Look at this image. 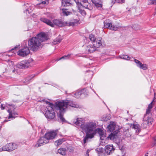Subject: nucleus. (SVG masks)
Masks as SVG:
<instances>
[{
  "label": "nucleus",
  "mask_w": 156,
  "mask_h": 156,
  "mask_svg": "<svg viewBox=\"0 0 156 156\" xmlns=\"http://www.w3.org/2000/svg\"><path fill=\"white\" fill-rule=\"evenodd\" d=\"M47 104L48 107H54L55 111L57 112L58 119L62 122L65 121L63 117V113L65 112L68 105L73 107L77 108L78 105L73 104L70 101H56L54 105L45 100H42Z\"/></svg>",
  "instance_id": "1"
},
{
  "label": "nucleus",
  "mask_w": 156,
  "mask_h": 156,
  "mask_svg": "<svg viewBox=\"0 0 156 156\" xmlns=\"http://www.w3.org/2000/svg\"><path fill=\"white\" fill-rule=\"evenodd\" d=\"M48 39L47 34L44 33H41L36 37H33L28 41V47L32 51H36L41 47V43Z\"/></svg>",
  "instance_id": "2"
},
{
  "label": "nucleus",
  "mask_w": 156,
  "mask_h": 156,
  "mask_svg": "<svg viewBox=\"0 0 156 156\" xmlns=\"http://www.w3.org/2000/svg\"><path fill=\"white\" fill-rule=\"evenodd\" d=\"M96 124L93 122H89L86 123L81 127V129L87 133L93 134L96 128Z\"/></svg>",
  "instance_id": "3"
},
{
  "label": "nucleus",
  "mask_w": 156,
  "mask_h": 156,
  "mask_svg": "<svg viewBox=\"0 0 156 156\" xmlns=\"http://www.w3.org/2000/svg\"><path fill=\"white\" fill-rule=\"evenodd\" d=\"M78 22V20H75L72 22H65L61 20L55 19L53 20L54 26L55 25L60 27H62L65 26H74Z\"/></svg>",
  "instance_id": "4"
},
{
  "label": "nucleus",
  "mask_w": 156,
  "mask_h": 156,
  "mask_svg": "<svg viewBox=\"0 0 156 156\" xmlns=\"http://www.w3.org/2000/svg\"><path fill=\"white\" fill-rule=\"evenodd\" d=\"M108 128V130L112 132L108 138L110 140H113L115 138V136L116 134L119 132V130L116 128L115 124L112 122H110Z\"/></svg>",
  "instance_id": "5"
},
{
  "label": "nucleus",
  "mask_w": 156,
  "mask_h": 156,
  "mask_svg": "<svg viewBox=\"0 0 156 156\" xmlns=\"http://www.w3.org/2000/svg\"><path fill=\"white\" fill-rule=\"evenodd\" d=\"M54 107H47L45 109V116L48 119H53L55 117V114L53 109Z\"/></svg>",
  "instance_id": "6"
},
{
  "label": "nucleus",
  "mask_w": 156,
  "mask_h": 156,
  "mask_svg": "<svg viewBox=\"0 0 156 156\" xmlns=\"http://www.w3.org/2000/svg\"><path fill=\"white\" fill-rule=\"evenodd\" d=\"M30 60H24L19 63L17 65L19 68H27L30 66Z\"/></svg>",
  "instance_id": "7"
},
{
  "label": "nucleus",
  "mask_w": 156,
  "mask_h": 156,
  "mask_svg": "<svg viewBox=\"0 0 156 156\" xmlns=\"http://www.w3.org/2000/svg\"><path fill=\"white\" fill-rule=\"evenodd\" d=\"M49 142L48 139L45 136L42 137L40 138V139L37 142L34 146L37 147L42 145H44Z\"/></svg>",
  "instance_id": "8"
},
{
  "label": "nucleus",
  "mask_w": 156,
  "mask_h": 156,
  "mask_svg": "<svg viewBox=\"0 0 156 156\" xmlns=\"http://www.w3.org/2000/svg\"><path fill=\"white\" fill-rule=\"evenodd\" d=\"M29 48L27 47H24L23 48L19 50L18 52V54L23 57L27 55L30 53Z\"/></svg>",
  "instance_id": "9"
},
{
  "label": "nucleus",
  "mask_w": 156,
  "mask_h": 156,
  "mask_svg": "<svg viewBox=\"0 0 156 156\" xmlns=\"http://www.w3.org/2000/svg\"><path fill=\"white\" fill-rule=\"evenodd\" d=\"M56 135L57 133L56 131H51L46 133L45 134V136L49 141V140L54 138Z\"/></svg>",
  "instance_id": "10"
},
{
  "label": "nucleus",
  "mask_w": 156,
  "mask_h": 156,
  "mask_svg": "<svg viewBox=\"0 0 156 156\" xmlns=\"http://www.w3.org/2000/svg\"><path fill=\"white\" fill-rule=\"evenodd\" d=\"M73 123L76 125L80 126L81 129V127L84 125V120L82 118H77L73 121Z\"/></svg>",
  "instance_id": "11"
},
{
  "label": "nucleus",
  "mask_w": 156,
  "mask_h": 156,
  "mask_svg": "<svg viewBox=\"0 0 156 156\" xmlns=\"http://www.w3.org/2000/svg\"><path fill=\"white\" fill-rule=\"evenodd\" d=\"M148 114L146 113L143 118V121L145 122V123H147L148 125H151L153 122V119L151 117H148L147 115Z\"/></svg>",
  "instance_id": "12"
},
{
  "label": "nucleus",
  "mask_w": 156,
  "mask_h": 156,
  "mask_svg": "<svg viewBox=\"0 0 156 156\" xmlns=\"http://www.w3.org/2000/svg\"><path fill=\"white\" fill-rule=\"evenodd\" d=\"M134 62L138 66L143 70H146L147 69V66L146 64H142L139 60L136 59H134Z\"/></svg>",
  "instance_id": "13"
},
{
  "label": "nucleus",
  "mask_w": 156,
  "mask_h": 156,
  "mask_svg": "<svg viewBox=\"0 0 156 156\" xmlns=\"http://www.w3.org/2000/svg\"><path fill=\"white\" fill-rule=\"evenodd\" d=\"M105 150L106 154L108 155L112 153L114 151L115 149L112 145H109L106 146Z\"/></svg>",
  "instance_id": "14"
},
{
  "label": "nucleus",
  "mask_w": 156,
  "mask_h": 156,
  "mask_svg": "<svg viewBox=\"0 0 156 156\" xmlns=\"http://www.w3.org/2000/svg\"><path fill=\"white\" fill-rule=\"evenodd\" d=\"M86 89H84L83 90L76 92L74 94V97L76 98H80L81 95H85L86 93L84 92H86Z\"/></svg>",
  "instance_id": "15"
},
{
  "label": "nucleus",
  "mask_w": 156,
  "mask_h": 156,
  "mask_svg": "<svg viewBox=\"0 0 156 156\" xmlns=\"http://www.w3.org/2000/svg\"><path fill=\"white\" fill-rule=\"evenodd\" d=\"M102 38L99 37L96 38L93 44L94 46L96 47L97 48H99L100 46L102 45L101 40Z\"/></svg>",
  "instance_id": "16"
},
{
  "label": "nucleus",
  "mask_w": 156,
  "mask_h": 156,
  "mask_svg": "<svg viewBox=\"0 0 156 156\" xmlns=\"http://www.w3.org/2000/svg\"><path fill=\"white\" fill-rule=\"evenodd\" d=\"M99 156H105L107 155L105 152V150L102 148H97L96 150Z\"/></svg>",
  "instance_id": "17"
},
{
  "label": "nucleus",
  "mask_w": 156,
  "mask_h": 156,
  "mask_svg": "<svg viewBox=\"0 0 156 156\" xmlns=\"http://www.w3.org/2000/svg\"><path fill=\"white\" fill-rule=\"evenodd\" d=\"M40 20L43 22L46 23L48 25L51 26V27H54V24L52 23L50 20L47 19L45 18H41L40 19Z\"/></svg>",
  "instance_id": "18"
},
{
  "label": "nucleus",
  "mask_w": 156,
  "mask_h": 156,
  "mask_svg": "<svg viewBox=\"0 0 156 156\" xmlns=\"http://www.w3.org/2000/svg\"><path fill=\"white\" fill-rule=\"evenodd\" d=\"M40 20L43 22L46 23L48 25L51 26V27H54V24L52 23L50 20L47 19L45 18H41L40 19Z\"/></svg>",
  "instance_id": "19"
},
{
  "label": "nucleus",
  "mask_w": 156,
  "mask_h": 156,
  "mask_svg": "<svg viewBox=\"0 0 156 156\" xmlns=\"http://www.w3.org/2000/svg\"><path fill=\"white\" fill-rule=\"evenodd\" d=\"M61 14L62 16H67L70 15L72 13L68 11V10L65 9H62L61 10Z\"/></svg>",
  "instance_id": "20"
},
{
  "label": "nucleus",
  "mask_w": 156,
  "mask_h": 156,
  "mask_svg": "<svg viewBox=\"0 0 156 156\" xmlns=\"http://www.w3.org/2000/svg\"><path fill=\"white\" fill-rule=\"evenodd\" d=\"M80 4L86 9H88V6L90 5V4L87 0H81Z\"/></svg>",
  "instance_id": "21"
},
{
  "label": "nucleus",
  "mask_w": 156,
  "mask_h": 156,
  "mask_svg": "<svg viewBox=\"0 0 156 156\" xmlns=\"http://www.w3.org/2000/svg\"><path fill=\"white\" fill-rule=\"evenodd\" d=\"M97 47L94 46L93 45H89L87 46L86 48V50H87L89 53H93L94 51L96 49Z\"/></svg>",
  "instance_id": "22"
},
{
  "label": "nucleus",
  "mask_w": 156,
  "mask_h": 156,
  "mask_svg": "<svg viewBox=\"0 0 156 156\" xmlns=\"http://www.w3.org/2000/svg\"><path fill=\"white\" fill-rule=\"evenodd\" d=\"M155 97L153 101L148 105V108L147 109L146 113V114H149L151 112V110L153 108V105H154V102H155Z\"/></svg>",
  "instance_id": "23"
},
{
  "label": "nucleus",
  "mask_w": 156,
  "mask_h": 156,
  "mask_svg": "<svg viewBox=\"0 0 156 156\" xmlns=\"http://www.w3.org/2000/svg\"><path fill=\"white\" fill-rule=\"evenodd\" d=\"M9 144V151H12L16 149L17 147V145L14 143H10Z\"/></svg>",
  "instance_id": "24"
},
{
  "label": "nucleus",
  "mask_w": 156,
  "mask_h": 156,
  "mask_svg": "<svg viewBox=\"0 0 156 156\" xmlns=\"http://www.w3.org/2000/svg\"><path fill=\"white\" fill-rule=\"evenodd\" d=\"M98 133L100 135L101 139L103 140L104 138L106 137V134L104 133V132L102 129L98 128Z\"/></svg>",
  "instance_id": "25"
},
{
  "label": "nucleus",
  "mask_w": 156,
  "mask_h": 156,
  "mask_svg": "<svg viewBox=\"0 0 156 156\" xmlns=\"http://www.w3.org/2000/svg\"><path fill=\"white\" fill-rule=\"evenodd\" d=\"M7 112H8V113H9V119L12 118H14L15 117V116L16 115H18V114L16 112L13 111L12 112V110L10 109H8L7 110Z\"/></svg>",
  "instance_id": "26"
},
{
  "label": "nucleus",
  "mask_w": 156,
  "mask_h": 156,
  "mask_svg": "<svg viewBox=\"0 0 156 156\" xmlns=\"http://www.w3.org/2000/svg\"><path fill=\"white\" fill-rule=\"evenodd\" d=\"M67 150L64 148H61L58 149V153L62 155H65L66 154Z\"/></svg>",
  "instance_id": "27"
},
{
  "label": "nucleus",
  "mask_w": 156,
  "mask_h": 156,
  "mask_svg": "<svg viewBox=\"0 0 156 156\" xmlns=\"http://www.w3.org/2000/svg\"><path fill=\"white\" fill-rule=\"evenodd\" d=\"M94 136L93 134H90L87 133L86 136L84 137L83 139V142L84 144L86 143L89 138H91Z\"/></svg>",
  "instance_id": "28"
},
{
  "label": "nucleus",
  "mask_w": 156,
  "mask_h": 156,
  "mask_svg": "<svg viewBox=\"0 0 156 156\" xmlns=\"http://www.w3.org/2000/svg\"><path fill=\"white\" fill-rule=\"evenodd\" d=\"M92 2L98 8L101 7H102V2L99 0H98V1L95 0L93 1H92Z\"/></svg>",
  "instance_id": "29"
},
{
  "label": "nucleus",
  "mask_w": 156,
  "mask_h": 156,
  "mask_svg": "<svg viewBox=\"0 0 156 156\" xmlns=\"http://www.w3.org/2000/svg\"><path fill=\"white\" fill-rule=\"evenodd\" d=\"M34 76L35 75L33 74L28 76L25 78V81H24V83L26 84L29 83H30V80L34 78Z\"/></svg>",
  "instance_id": "30"
},
{
  "label": "nucleus",
  "mask_w": 156,
  "mask_h": 156,
  "mask_svg": "<svg viewBox=\"0 0 156 156\" xmlns=\"http://www.w3.org/2000/svg\"><path fill=\"white\" fill-rule=\"evenodd\" d=\"M131 127L135 129H136V133H138L140 131V126L139 124H134L131 126Z\"/></svg>",
  "instance_id": "31"
},
{
  "label": "nucleus",
  "mask_w": 156,
  "mask_h": 156,
  "mask_svg": "<svg viewBox=\"0 0 156 156\" xmlns=\"http://www.w3.org/2000/svg\"><path fill=\"white\" fill-rule=\"evenodd\" d=\"M111 118L110 115L108 114L103 115L102 117L101 120L102 121H107L109 120Z\"/></svg>",
  "instance_id": "32"
},
{
  "label": "nucleus",
  "mask_w": 156,
  "mask_h": 156,
  "mask_svg": "<svg viewBox=\"0 0 156 156\" xmlns=\"http://www.w3.org/2000/svg\"><path fill=\"white\" fill-rule=\"evenodd\" d=\"M62 5L64 6L69 5L70 4V0H62Z\"/></svg>",
  "instance_id": "33"
},
{
  "label": "nucleus",
  "mask_w": 156,
  "mask_h": 156,
  "mask_svg": "<svg viewBox=\"0 0 156 156\" xmlns=\"http://www.w3.org/2000/svg\"><path fill=\"white\" fill-rule=\"evenodd\" d=\"M115 2H116L122 4L124 3L125 2V0H112V4H114Z\"/></svg>",
  "instance_id": "34"
},
{
  "label": "nucleus",
  "mask_w": 156,
  "mask_h": 156,
  "mask_svg": "<svg viewBox=\"0 0 156 156\" xmlns=\"http://www.w3.org/2000/svg\"><path fill=\"white\" fill-rule=\"evenodd\" d=\"M89 38L91 41L94 43V41H95L96 38L94 36L93 34H90L89 36Z\"/></svg>",
  "instance_id": "35"
},
{
  "label": "nucleus",
  "mask_w": 156,
  "mask_h": 156,
  "mask_svg": "<svg viewBox=\"0 0 156 156\" xmlns=\"http://www.w3.org/2000/svg\"><path fill=\"white\" fill-rule=\"evenodd\" d=\"M111 23L107 22H104V26L106 28H108L110 29Z\"/></svg>",
  "instance_id": "36"
},
{
  "label": "nucleus",
  "mask_w": 156,
  "mask_h": 156,
  "mask_svg": "<svg viewBox=\"0 0 156 156\" xmlns=\"http://www.w3.org/2000/svg\"><path fill=\"white\" fill-rule=\"evenodd\" d=\"M148 4L151 5H156V0H149L148 1Z\"/></svg>",
  "instance_id": "37"
},
{
  "label": "nucleus",
  "mask_w": 156,
  "mask_h": 156,
  "mask_svg": "<svg viewBox=\"0 0 156 156\" xmlns=\"http://www.w3.org/2000/svg\"><path fill=\"white\" fill-rule=\"evenodd\" d=\"M61 39H59V38H56L53 41V43L54 44H56L58 43H60L62 40Z\"/></svg>",
  "instance_id": "38"
},
{
  "label": "nucleus",
  "mask_w": 156,
  "mask_h": 156,
  "mask_svg": "<svg viewBox=\"0 0 156 156\" xmlns=\"http://www.w3.org/2000/svg\"><path fill=\"white\" fill-rule=\"evenodd\" d=\"M62 139H59L55 142V144L57 146L59 145L62 144Z\"/></svg>",
  "instance_id": "39"
},
{
  "label": "nucleus",
  "mask_w": 156,
  "mask_h": 156,
  "mask_svg": "<svg viewBox=\"0 0 156 156\" xmlns=\"http://www.w3.org/2000/svg\"><path fill=\"white\" fill-rule=\"evenodd\" d=\"M70 55H71V54H68L67 55H64V56L62 57L61 58H60L59 59L57 60L58 61V60H60L62 59H69V58Z\"/></svg>",
  "instance_id": "40"
},
{
  "label": "nucleus",
  "mask_w": 156,
  "mask_h": 156,
  "mask_svg": "<svg viewBox=\"0 0 156 156\" xmlns=\"http://www.w3.org/2000/svg\"><path fill=\"white\" fill-rule=\"evenodd\" d=\"M67 150L69 151L70 152H73L74 150V148L71 146H69L67 147Z\"/></svg>",
  "instance_id": "41"
},
{
  "label": "nucleus",
  "mask_w": 156,
  "mask_h": 156,
  "mask_svg": "<svg viewBox=\"0 0 156 156\" xmlns=\"http://www.w3.org/2000/svg\"><path fill=\"white\" fill-rule=\"evenodd\" d=\"M118 29V27H116L115 26H114V25H112V24H111V25L110 29L113 30L114 31H116Z\"/></svg>",
  "instance_id": "42"
},
{
  "label": "nucleus",
  "mask_w": 156,
  "mask_h": 156,
  "mask_svg": "<svg viewBox=\"0 0 156 156\" xmlns=\"http://www.w3.org/2000/svg\"><path fill=\"white\" fill-rule=\"evenodd\" d=\"M8 146L9 144H7L3 147L4 151H9V150H8L9 149Z\"/></svg>",
  "instance_id": "43"
},
{
  "label": "nucleus",
  "mask_w": 156,
  "mask_h": 156,
  "mask_svg": "<svg viewBox=\"0 0 156 156\" xmlns=\"http://www.w3.org/2000/svg\"><path fill=\"white\" fill-rule=\"evenodd\" d=\"M79 12L83 16H85L86 15V12L85 11L83 10L80 9Z\"/></svg>",
  "instance_id": "44"
},
{
  "label": "nucleus",
  "mask_w": 156,
  "mask_h": 156,
  "mask_svg": "<svg viewBox=\"0 0 156 156\" xmlns=\"http://www.w3.org/2000/svg\"><path fill=\"white\" fill-rule=\"evenodd\" d=\"M48 2L47 0V1H45L42 2L40 3L39 4V5H41V4H42L43 5H44L45 4L47 5L48 4Z\"/></svg>",
  "instance_id": "45"
},
{
  "label": "nucleus",
  "mask_w": 156,
  "mask_h": 156,
  "mask_svg": "<svg viewBox=\"0 0 156 156\" xmlns=\"http://www.w3.org/2000/svg\"><path fill=\"white\" fill-rule=\"evenodd\" d=\"M130 58V57L127 55H124V59L129 60Z\"/></svg>",
  "instance_id": "46"
},
{
  "label": "nucleus",
  "mask_w": 156,
  "mask_h": 156,
  "mask_svg": "<svg viewBox=\"0 0 156 156\" xmlns=\"http://www.w3.org/2000/svg\"><path fill=\"white\" fill-rule=\"evenodd\" d=\"M5 106L4 105V104H2L1 105V108L2 110H4L5 109Z\"/></svg>",
  "instance_id": "47"
},
{
  "label": "nucleus",
  "mask_w": 156,
  "mask_h": 156,
  "mask_svg": "<svg viewBox=\"0 0 156 156\" xmlns=\"http://www.w3.org/2000/svg\"><path fill=\"white\" fill-rule=\"evenodd\" d=\"M119 57L121 58L124 59V55H121Z\"/></svg>",
  "instance_id": "48"
},
{
  "label": "nucleus",
  "mask_w": 156,
  "mask_h": 156,
  "mask_svg": "<svg viewBox=\"0 0 156 156\" xmlns=\"http://www.w3.org/2000/svg\"><path fill=\"white\" fill-rule=\"evenodd\" d=\"M3 151H4L3 147H0V152H2Z\"/></svg>",
  "instance_id": "49"
},
{
  "label": "nucleus",
  "mask_w": 156,
  "mask_h": 156,
  "mask_svg": "<svg viewBox=\"0 0 156 156\" xmlns=\"http://www.w3.org/2000/svg\"><path fill=\"white\" fill-rule=\"evenodd\" d=\"M90 149L87 150V151H86V153L87 154H88V153L89 154V152H90Z\"/></svg>",
  "instance_id": "50"
},
{
  "label": "nucleus",
  "mask_w": 156,
  "mask_h": 156,
  "mask_svg": "<svg viewBox=\"0 0 156 156\" xmlns=\"http://www.w3.org/2000/svg\"><path fill=\"white\" fill-rule=\"evenodd\" d=\"M17 48V46H16L14 48L12 49L11 50H13L14 49H16Z\"/></svg>",
  "instance_id": "51"
},
{
  "label": "nucleus",
  "mask_w": 156,
  "mask_h": 156,
  "mask_svg": "<svg viewBox=\"0 0 156 156\" xmlns=\"http://www.w3.org/2000/svg\"><path fill=\"white\" fill-rule=\"evenodd\" d=\"M148 153H147L145 154V156H148Z\"/></svg>",
  "instance_id": "52"
},
{
  "label": "nucleus",
  "mask_w": 156,
  "mask_h": 156,
  "mask_svg": "<svg viewBox=\"0 0 156 156\" xmlns=\"http://www.w3.org/2000/svg\"><path fill=\"white\" fill-rule=\"evenodd\" d=\"M154 141L156 142V136L154 138Z\"/></svg>",
  "instance_id": "53"
},
{
  "label": "nucleus",
  "mask_w": 156,
  "mask_h": 156,
  "mask_svg": "<svg viewBox=\"0 0 156 156\" xmlns=\"http://www.w3.org/2000/svg\"><path fill=\"white\" fill-rule=\"evenodd\" d=\"M86 156H89V154H88H88H87L86 153Z\"/></svg>",
  "instance_id": "54"
},
{
  "label": "nucleus",
  "mask_w": 156,
  "mask_h": 156,
  "mask_svg": "<svg viewBox=\"0 0 156 156\" xmlns=\"http://www.w3.org/2000/svg\"><path fill=\"white\" fill-rule=\"evenodd\" d=\"M89 71L90 72V73L91 74H92V72L91 71Z\"/></svg>",
  "instance_id": "55"
},
{
  "label": "nucleus",
  "mask_w": 156,
  "mask_h": 156,
  "mask_svg": "<svg viewBox=\"0 0 156 156\" xmlns=\"http://www.w3.org/2000/svg\"><path fill=\"white\" fill-rule=\"evenodd\" d=\"M1 102V99H0V103Z\"/></svg>",
  "instance_id": "56"
},
{
  "label": "nucleus",
  "mask_w": 156,
  "mask_h": 156,
  "mask_svg": "<svg viewBox=\"0 0 156 156\" xmlns=\"http://www.w3.org/2000/svg\"><path fill=\"white\" fill-rule=\"evenodd\" d=\"M75 2L76 3H77V2L76 1H75Z\"/></svg>",
  "instance_id": "57"
},
{
  "label": "nucleus",
  "mask_w": 156,
  "mask_h": 156,
  "mask_svg": "<svg viewBox=\"0 0 156 156\" xmlns=\"http://www.w3.org/2000/svg\"><path fill=\"white\" fill-rule=\"evenodd\" d=\"M7 121H6V120H5V121H4V122H7Z\"/></svg>",
  "instance_id": "58"
},
{
  "label": "nucleus",
  "mask_w": 156,
  "mask_h": 156,
  "mask_svg": "<svg viewBox=\"0 0 156 156\" xmlns=\"http://www.w3.org/2000/svg\"><path fill=\"white\" fill-rule=\"evenodd\" d=\"M9 105V106H12V105Z\"/></svg>",
  "instance_id": "59"
}]
</instances>
